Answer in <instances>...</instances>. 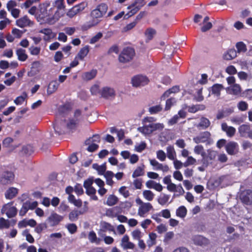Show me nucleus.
Here are the masks:
<instances>
[{
  "label": "nucleus",
  "mask_w": 252,
  "mask_h": 252,
  "mask_svg": "<svg viewBox=\"0 0 252 252\" xmlns=\"http://www.w3.org/2000/svg\"><path fill=\"white\" fill-rule=\"evenodd\" d=\"M27 96V94L26 93H23L22 95L17 97L14 100V103L16 105L22 104L24 102Z\"/></svg>",
  "instance_id": "obj_56"
},
{
  "label": "nucleus",
  "mask_w": 252,
  "mask_h": 252,
  "mask_svg": "<svg viewBox=\"0 0 252 252\" xmlns=\"http://www.w3.org/2000/svg\"><path fill=\"white\" fill-rule=\"evenodd\" d=\"M1 212L3 214H5L9 218H11L16 215L17 210L16 207L13 206V203L11 202L3 206Z\"/></svg>",
  "instance_id": "obj_11"
},
{
  "label": "nucleus",
  "mask_w": 252,
  "mask_h": 252,
  "mask_svg": "<svg viewBox=\"0 0 252 252\" xmlns=\"http://www.w3.org/2000/svg\"><path fill=\"white\" fill-rule=\"evenodd\" d=\"M169 198V195L162 194L159 196L158 202L160 205H164L168 202Z\"/></svg>",
  "instance_id": "obj_46"
},
{
  "label": "nucleus",
  "mask_w": 252,
  "mask_h": 252,
  "mask_svg": "<svg viewBox=\"0 0 252 252\" xmlns=\"http://www.w3.org/2000/svg\"><path fill=\"white\" fill-rule=\"evenodd\" d=\"M156 34V31L155 29L152 28L147 29L145 32V35L146 38V42H149L152 40Z\"/></svg>",
  "instance_id": "obj_39"
},
{
  "label": "nucleus",
  "mask_w": 252,
  "mask_h": 252,
  "mask_svg": "<svg viewBox=\"0 0 252 252\" xmlns=\"http://www.w3.org/2000/svg\"><path fill=\"white\" fill-rule=\"evenodd\" d=\"M99 142V137L98 135H94L92 138L88 139L85 142L86 145H89L87 150L91 152L96 150L98 148L97 143Z\"/></svg>",
  "instance_id": "obj_13"
},
{
  "label": "nucleus",
  "mask_w": 252,
  "mask_h": 252,
  "mask_svg": "<svg viewBox=\"0 0 252 252\" xmlns=\"http://www.w3.org/2000/svg\"><path fill=\"white\" fill-rule=\"evenodd\" d=\"M9 221L3 218L0 219V229L7 228L9 227Z\"/></svg>",
  "instance_id": "obj_60"
},
{
  "label": "nucleus",
  "mask_w": 252,
  "mask_h": 252,
  "mask_svg": "<svg viewBox=\"0 0 252 252\" xmlns=\"http://www.w3.org/2000/svg\"><path fill=\"white\" fill-rule=\"evenodd\" d=\"M119 201V198L115 195L111 194L108 197L106 204L109 206H112L116 205Z\"/></svg>",
  "instance_id": "obj_40"
},
{
  "label": "nucleus",
  "mask_w": 252,
  "mask_h": 252,
  "mask_svg": "<svg viewBox=\"0 0 252 252\" xmlns=\"http://www.w3.org/2000/svg\"><path fill=\"white\" fill-rule=\"evenodd\" d=\"M135 56V51L132 48H124L119 55V60L122 63H126L131 61Z\"/></svg>",
  "instance_id": "obj_6"
},
{
  "label": "nucleus",
  "mask_w": 252,
  "mask_h": 252,
  "mask_svg": "<svg viewBox=\"0 0 252 252\" xmlns=\"http://www.w3.org/2000/svg\"><path fill=\"white\" fill-rule=\"evenodd\" d=\"M194 244L201 247H205L209 244L208 239L201 235L194 236L192 238Z\"/></svg>",
  "instance_id": "obj_17"
},
{
  "label": "nucleus",
  "mask_w": 252,
  "mask_h": 252,
  "mask_svg": "<svg viewBox=\"0 0 252 252\" xmlns=\"http://www.w3.org/2000/svg\"><path fill=\"white\" fill-rule=\"evenodd\" d=\"M239 131L241 136L244 137H251L252 133L251 127L247 125H241L239 128Z\"/></svg>",
  "instance_id": "obj_25"
},
{
  "label": "nucleus",
  "mask_w": 252,
  "mask_h": 252,
  "mask_svg": "<svg viewBox=\"0 0 252 252\" xmlns=\"http://www.w3.org/2000/svg\"><path fill=\"white\" fill-rule=\"evenodd\" d=\"M142 195L144 198L148 201H152L155 196V194L150 190H144Z\"/></svg>",
  "instance_id": "obj_42"
},
{
  "label": "nucleus",
  "mask_w": 252,
  "mask_h": 252,
  "mask_svg": "<svg viewBox=\"0 0 252 252\" xmlns=\"http://www.w3.org/2000/svg\"><path fill=\"white\" fill-rule=\"evenodd\" d=\"M14 174L12 172L4 171L1 176L0 182L3 185L11 184L14 181Z\"/></svg>",
  "instance_id": "obj_12"
},
{
  "label": "nucleus",
  "mask_w": 252,
  "mask_h": 252,
  "mask_svg": "<svg viewBox=\"0 0 252 252\" xmlns=\"http://www.w3.org/2000/svg\"><path fill=\"white\" fill-rule=\"evenodd\" d=\"M226 92L230 94L238 95L241 92L240 86L237 84L230 85L226 89Z\"/></svg>",
  "instance_id": "obj_24"
},
{
  "label": "nucleus",
  "mask_w": 252,
  "mask_h": 252,
  "mask_svg": "<svg viewBox=\"0 0 252 252\" xmlns=\"http://www.w3.org/2000/svg\"><path fill=\"white\" fill-rule=\"evenodd\" d=\"M149 161L154 170H160L163 172H167L169 171V167L167 165L160 163L155 159H151Z\"/></svg>",
  "instance_id": "obj_15"
},
{
  "label": "nucleus",
  "mask_w": 252,
  "mask_h": 252,
  "mask_svg": "<svg viewBox=\"0 0 252 252\" xmlns=\"http://www.w3.org/2000/svg\"><path fill=\"white\" fill-rule=\"evenodd\" d=\"M121 246L124 250L133 249L135 247V245L129 241V237L127 235H124L122 238Z\"/></svg>",
  "instance_id": "obj_19"
},
{
  "label": "nucleus",
  "mask_w": 252,
  "mask_h": 252,
  "mask_svg": "<svg viewBox=\"0 0 252 252\" xmlns=\"http://www.w3.org/2000/svg\"><path fill=\"white\" fill-rule=\"evenodd\" d=\"M12 34L14 36L15 38H20L22 34H23V32L17 29V28H14L12 30Z\"/></svg>",
  "instance_id": "obj_63"
},
{
  "label": "nucleus",
  "mask_w": 252,
  "mask_h": 252,
  "mask_svg": "<svg viewBox=\"0 0 252 252\" xmlns=\"http://www.w3.org/2000/svg\"><path fill=\"white\" fill-rule=\"evenodd\" d=\"M146 186L148 189H153L156 190L160 192L163 189L162 186L158 183L153 180H148L146 182Z\"/></svg>",
  "instance_id": "obj_22"
},
{
  "label": "nucleus",
  "mask_w": 252,
  "mask_h": 252,
  "mask_svg": "<svg viewBox=\"0 0 252 252\" xmlns=\"http://www.w3.org/2000/svg\"><path fill=\"white\" fill-rule=\"evenodd\" d=\"M87 5L86 2H81L69 9L66 14L69 18H72L84 10Z\"/></svg>",
  "instance_id": "obj_8"
},
{
  "label": "nucleus",
  "mask_w": 252,
  "mask_h": 252,
  "mask_svg": "<svg viewBox=\"0 0 252 252\" xmlns=\"http://www.w3.org/2000/svg\"><path fill=\"white\" fill-rule=\"evenodd\" d=\"M211 125V122L210 120L204 117L200 119L199 122L195 125L196 127L199 129H206L208 128Z\"/></svg>",
  "instance_id": "obj_21"
},
{
  "label": "nucleus",
  "mask_w": 252,
  "mask_h": 252,
  "mask_svg": "<svg viewBox=\"0 0 252 252\" xmlns=\"http://www.w3.org/2000/svg\"><path fill=\"white\" fill-rule=\"evenodd\" d=\"M83 214V212L77 210L71 212L69 214V219L71 221L77 220L79 215Z\"/></svg>",
  "instance_id": "obj_49"
},
{
  "label": "nucleus",
  "mask_w": 252,
  "mask_h": 252,
  "mask_svg": "<svg viewBox=\"0 0 252 252\" xmlns=\"http://www.w3.org/2000/svg\"><path fill=\"white\" fill-rule=\"evenodd\" d=\"M143 167L144 166L137 167L132 173V177L133 178H136L139 176H142L144 174Z\"/></svg>",
  "instance_id": "obj_47"
},
{
  "label": "nucleus",
  "mask_w": 252,
  "mask_h": 252,
  "mask_svg": "<svg viewBox=\"0 0 252 252\" xmlns=\"http://www.w3.org/2000/svg\"><path fill=\"white\" fill-rule=\"evenodd\" d=\"M16 54L18 59L20 61L24 62L28 59V56L26 54V51L25 49L18 48L16 50Z\"/></svg>",
  "instance_id": "obj_34"
},
{
  "label": "nucleus",
  "mask_w": 252,
  "mask_h": 252,
  "mask_svg": "<svg viewBox=\"0 0 252 252\" xmlns=\"http://www.w3.org/2000/svg\"><path fill=\"white\" fill-rule=\"evenodd\" d=\"M40 63L38 61H35L32 63L31 71L29 72V75L32 76L40 72Z\"/></svg>",
  "instance_id": "obj_29"
},
{
  "label": "nucleus",
  "mask_w": 252,
  "mask_h": 252,
  "mask_svg": "<svg viewBox=\"0 0 252 252\" xmlns=\"http://www.w3.org/2000/svg\"><path fill=\"white\" fill-rule=\"evenodd\" d=\"M33 24V22L27 16H24L16 21V25L21 28L26 27H31L32 26Z\"/></svg>",
  "instance_id": "obj_16"
},
{
  "label": "nucleus",
  "mask_w": 252,
  "mask_h": 252,
  "mask_svg": "<svg viewBox=\"0 0 252 252\" xmlns=\"http://www.w3.org/2000/svg\"><path fill=\"white\" fill-rule=\"evenodd\" d=\"M93 167L97 170L98 174L100 175H104L106 172V166L104 164L98 165L97 164H94Z\"/></svg>",
  "instance_id": "obj_52"
},
{
  "label": "nucleus",
  "mask_w": 252,
  "mask_h": 252,
  "mask_svg": "<svg viewBox=\"0 0 252 252\" xmlns=\"http://www.w3.org/2000/svg\"><path fill=\"white\" fill-rule=\"evenodd\" d=\"M135 202L138 205L137 215L140 217H146L149 212L153 209L152 204L143 202L139 197L136 198Z\"/></svg>",
  "instance_id": "obj_4"
},
{
  "label": "nucleus",
  "mask_w": 252,
  "mask_h": 252,
  "mask_svg": "<svg viewBox=\"0 0 252 252\" xmlns=\"http://www.w3.org/2000/svg\"><path fill=\"white\" fill-rule=\"evenodd\" d=\"M89 52V46L87 45L81 48L77 54L76 57L80 60H83L84 58L87 56Z\"/></svg>",
  "instance_id": "obj_36"
},
{
  "label": "nucleus",
  "mask_w": 252,
  "mask_h": 252,
  "mask_svg": "<svg viewBox=\"0 0 252 252\" xmlns=\"http://www.w3.org/2000/svg\"><path fill=\"white\" fill-rule=\"evenodd\" d=\"M25 204L27 206L29 210H33L38 206V202L36 201H26Z\"/></svg>",
  "instance_id": "obj_57"
},
{
  "label": "nucleus",
  "mask_w": 252,
  "mask_h": 252,
  "mask_svg": "<svg viewBox=\"0 0 252 252\" xmlns=\"http://www.w3.org/2000/svg\"><path fill=\"white\" fill-rule=\"evenodd\" d=\"M236 47L238 53L245 52L247 50L246 45L242 42H238L236 45Z\"/></svg>",
  "instance_id": "obj_55"
},
{
  "label": "nucleus",
  "mask_w": 252,
  "mask_h": 252,
  "mask_svg": "<svg viewBox=\"0 0 252 252\" xmlns=\"http://www.w3.org/2000/svg\"><path fill=\"white\" fill-rule=\"evenodd\" d=\"M197 162V160L192 156L188 157L186 161L184 163V166L187 167L189 165L195 164Z\"/></svg>",
  "instance_id": "obj_48"
},
{
  "label": "nucleus",
  "mask_w": 252,
  "mask_h": 252,
  "mask_svg": "<svg viewBox=\"0 0 252 252\" xmlns=\"http://www.w3.org/2000/svg\"><path fill=\"white\" fill-rule=\"evenodd\" d=\"M50 4L49 3H43L39 6V17L41 19L47 18L51 16L52 13V8H49Z\"/></svg>",
  "instance_id": "obj_10"
},
{
  "label": "nucleus",
  "mask_w": 252,
  "mask_h": 252,
  "mask_svg": "<svg viewBox=\"0 0 252 252\" xmlns=\"http://www.w3.org/2000/svg\"><path fill=\"white\" fill-rule=\"evenodd\" d=\"M63 217L52 212L46 219L47 223L52 227L58 225L63 220Z\"/></svg>",
  "instance_id": "obj_9"
},
{
  "label": "nucleus",
  "mask_w": 252,
  "mask_h": 252,
  "mask_svg": "<svg viewBox=\"0 0 252 252\" xmlns=\"http://www.w3.org/2000/svg\"><path fill=\"white\" fill-rule=\"evenodd\" d=\"M119 192L126 198L129 197L130 195L129 192L126 186L121 187L119 189Z\"/></svg>",
  "instance_id": "obj_53"
},
{
  "label": "nucleus",
  "mask_w": 252,
  "mask_h": 252,
  "mask_svg": "<svg viewBox=\"0 0 252 252\" xmlns=\"http://www.w3.org/2000/svg\"><path fill=\"white\" fill-rule=\"evenodd\" d=\"M39 32L45 34L43 39L45 41H48L51 38L55 37L56 34L53 33L51 29H44L39 31Z\"/></svg>",
  "instance_id": "obj_32"
},
{
  "label": "nucleus",
  "mask_w": 252,
  "mask_h": 252,
  "mask_svg": "<svg viewBox=\"0 0 252 252\" xmlns=\"http://www.w3.org/2000/svg\"><path fill=\"white\" fill-rule=\"evenodd\" d=\"M108 10V6L105 3L98 5L93 9L90 14L91 20L89 22L88 28L97 25L101 21V19L106 14Z\"/></svg>",
  "instance_id": "obj_2"
},
{
  "label": "nucleus",
  "mask_w": 252,
  "mask_h": 252,
  "mask_svg": "<svg viewBox=\"0 0 252 252\" xmlns=\"http://www.w3.org/2000/svg\"><path fill=\"white\" fill-rule=\"evenodd\" d=\"M224 88L222 85L220 84H215L211 88L212 94L217 97H219L220 95V92L223 90Z\"/></svg>",
  "instance_id": "obj_30"
},
{
  "label": "nucleus",
  "mask_w": 252,
  "mask_h": 252,
  "mask_svg": "<svg viewBox=\"0 0 252 252\" xmlns=\"http://www.w3.org/2000/svg\"><path fill=\"white\" fill-rule=\"evenodd\" d=\"M246 117L245 116H243V115L236 116L232 117L230 119V121L233 124H235L236 125H240L241 123H242L243 122H244V121L246 119Z\"/></svg>",
  "instance_id": "obj_45"
},
{
  "label": "nucleus",
  "mask_w": 252,
  "mask_h": 252,
  "mask_svg": "<svg viewBox=\"0 0 252 252\" xmlns=\"http://www.w3.org/2000/svg\"><path fill=\"white\" fill-rule=\"evenodd\" d=\"M224 176H221L213 181L212 185L215 188L219 187L224 179Z\"/></svg>",
  "instance_id": "obj_59"
},
{
  "label": "nucleus",
  "mask_w": 252,
  "mask_h": 252,
  "mask_svg": "<svg viewBox=\"0 0 252 252\" xmlns=\"http://www.w3.org/2000/svg\"><path fill=\"white\" fill-rule=\"evenodd\" d=\"M167 157L170 160L175 159L176 158V153L172 146H169L166 148Z\"/></svg>",
  "instance_id": "obj_38"
},
{
  "label": "nucleus",
  "mask_w": 252,
  "mask_h": 252,
  "mask_svg": "<svg viewBox=\"0 0 252 252\" xmlns=\"http://www.w3.org/2000/svg\"><path fill=\"white\" fill-rule=\"evenodd\" d=\"M101 89H100V86L98 83H95L92 85L90 88V92L93 95L100 94L101 95Z\"/></svg>",
  "instance_id": "obj_43"
},
{
  "label": "nucleus",
  "mask_w": 252,
  "mask_h": 252,
  "mask_svg": "<svg viewBox=\"0 0 252 252\" xmlns=\"http://www.w3.org/2000/svg\"><path fill=\"white\" fill-rule=\"evenodd\" d=\"M225 150L229 155H235L238 151V145L234 142H230L225 146Z\"/></svg>",
  "instance_id": "obj_20"
},
{
  "label": "nucleus",
  "mask_w": 252,
  "mask_h": 252,
  "mask_svg": "<svg viewBox=\"0 0 252 252\" xmlns=\"http://www.w3.org/2000/svg\"><path fill=\"white\" fill-rule=\"evenodd\" d=\"M237 57V52L234 49H231L225 52L223 58L226 60H231Z\"/></svg>",
  "instance_id": "obj_35"
},
{
  "label": "nucleus",
  "mask_w": 252,
  "mask_h": 252,
  "mask_svg": "<svg viewBox=\"0 0 252 252\" xmlns=\"http://www.w3.org/2000/svg\"><path fill=\"white\" fill-rule=\"evenodd\" d=\"M143 235V233L138 229H136L131 232V236L134 240L137 241L142 238Z\"/></svg>",
  "instance_id": "obj_44"
},
{
  "label": "nucleus",
  "mask_w": 252,
  "mask_h": 252,
  "mask_svg": "<svg viewBox=\"0 0 252 252\" xmlns=\"http://www.w3.org/2000/svg\"><path fill=\"white\" fill-rule=\"evenodd\" d=\"M221 129L223 131L225 132L227 135L229 137L233 136L236 132V129L234 127L228 126L225 123L221 124Z\"/></svg>",
  "instance_id": "obj_28"
},
{
  "label": "nucleus",
  "mask_w": 252,
  "mask_h": 252,
  "mask_svg": "<svg viewBox=\"0 0 252 252\" xmlns=\"http://www.w3.org/2000/svg\"><path fill=\"white\" fill-rule=\"evenodd\" d=\"M148 82V79L146 76L143 75L135 76L131 79L132 84L134 87L144 86L147 84Z\"/></svg>",
  "instance_id": "obj_14"
},
{
  "label": "nucleus",
  "mask_w": 252,
  "mask_h": 252,
  "mask_svg": "<svg viewBox=\"0 0 252 252\" xmlns=\"http://www.w3.org/2000/svg\"><path fill=\"white\" fill-rule=\"evenodd\" d=\"M106 183L107 185L112 186L114 184V181L112 179L114 176V174L111 171H106L104 175Z\"/></svg>",
  "instance_id": "obj_41"
},
{
  "label": "nucleus",
  "mask_w": 252,
  "mask_h": 252,
  "mask_svg": "<svg viewBox=\"0 0 252 252\" xmlns=\"http://www.w3.org/2000/svg\"><path fill=\"white\" fill-rule=\"evenodd\" d=\"M225 71L230 75H234L237 73V70L233 65H229L227 66L225 69Z\"/></svg>",
  "instance_id": "obj_64"
},
{
  "label": "nucleus",
  "mask_w": 252,
  "mask_h": 252,
  "mask_svg": "<svg viewBox=\"0 0 252 252\" xmlns=\"http://www.w3.org/2000/svg\"><path fill=\"white\" fill-rule=\"evenodd\" d=\"M194 153L197 155H201L202 158L201 160L202 165L197 167L200 172H204L209 165L212 163L217 156V152L212 149H208L205 151L204 147L201 145H197L193 149Z\"/></svg>",
  "instance_id": "obj_1"
},
{
  "label": "nucleus",
  "mask_w": 252,
  "mask_h": 252,
  "mask_svg": "<svg viewBox=\"0 0 252 252\" xmlns=\"http://www.w3.org/2000/svg\"><path fill=\"white\" fill-rule=\"evenodd\" d=\"M18 192V189L14 187H10L5 192V197L8 199H12L17 196Z\"/></svg>",
  "instance_id": "obj_23"
},
{
  "label": "nucleus",
  "mask_w": 252,
  "mask_h": 252,
  "mask_svg": "<svg viewBox=\"0 0 252 252\" xmlns=\"http://www.w3.org/2000/svg\"><path fill=\"white\" fill-rule=\"evenodd\" d=\"M127 9L129 11L125 15V18L127 19L129 17H131L136 14L140 9L139 7H138L137 5H135L133 3L130 4L127 6Z\"/></svg>",
  "instance_id": "obj_27"
},
{
  "label": "nucleus",
  "mask_w": 252,
  "mask_h": 252,
  "mask_svg": "<svg viewBox=\"0 0 252 252\" xmlns=\"http://www.w3.org/2000/svg\"><path fill=\"white\" fill-rule=\"evenodd\" d=\"M40 50H41L40 48L38 47L31 46L29 48V51H30V54L32 55H33V56L38 55L40 52Z\"/></svg>",
  "instance_id": "obj_58"
},
{
  "label": "nucleus",
  "mask_w": 252,
  "mask_h": 252,
  "mask_svg": "<svg viewBox=\"0 0 252 252\" xmlns=\"http://www.w3.org/2000/svg\"><path fill=\"white\" fill-rule=\"evenodd\" d=\"M158 236L154 232H150L148 235V239L147 241V244L149 248H151L157 243V239Z\"/></svg>",
  "instance_id": "obj_31"
},
{
  "label": "nucleus",
  "mask_w": 252,
  "mask_h": 252,
  "mask_svg": "<svg viewBox=\"0 0 252 252\" xmlns=\"http://www.w3.org/2000/svg\"><path fill=\"white\" fill-rule=\"evenodd\" d=\"M97 74L96 69H92L89 71L84 72L82 76V79L85 81H88L94 79Z\"/></svg>",
  "instance_id": "obj_26"
},
{
  "label": "nucleus",
  "mask_w": 252,
  "mask_h": 252,
  "mask_svg": "<svg viewBox=\"0 0 252 252\" xmlns=\"http://www.w3.org/2000/svg\"><path fill=\"white\" fill-rule=\"evenodd\" d=\"M55 6L58 10L63 9L65 8L63 0H56L55 2Z\"/></svg>",
  "instance_id": "obj_62"
},
{
  "label": "nucleus",
  "mask_w": 252,
  "mask_h": 252,
  "mask_svg": "<svg viewBox=\"0 0 252 252\" xmlns=\"http://www.w3.org/2000/svg\"><path fill=\"white\" fill-rule=\"evenodd\" d=\"M115 95V92L113 88L105 87L101 89V96L105 98L114 97Z\"/></svg>",
  "instance_id": "obj_18"
},
{
  "label": "nucleus",
  "mask_w": 252,
  "mask_h": 252,
  "mask_svg": "<svg viewBox=\"0 0 252 252\" xmlns=\"http://www.w3.org/2000/svg\"><path fill=\"white\" fill-rule=\"evenodd\" d=\"M146 148V143L145 142H141L139 143H136L135 145L134 150L137 152H141Z\"/></svg>",
  "instance_id": "obj_50"
},
{
  "label": "nucleus",
  "mask_w": 252,
  "mask_h": 252,
  "mask_svg": "<svg viewBox=\"0 0 252 252\" xmlns=\"http://www.w3.org/2000/svg\"><path fill=\"white\" fill-rule=\"evenodd\" d=\"M211 133L209 131H203L193 138V141L196 144L200 143H207V144H211L212 141L211 139Z\"/></svg>",
  "instance_id": "obj_7"
},
{
  "label": "nucleus",
  "mask_w": 252,
  "mask_h": 252,
  "mask_svg": "<svg viewBox=\"0 0 252 252\" xmlns=\"http://www.w3.org/2000/svg\"><path fill=\"white\" fill-rule=\"evenodd\" d=\"M204 109V106L203 105L192 106L189 108L188 111L190 113H195L198 110Z\"/></svg>",
  "instance_id": "obj_61"
},
{
  "label": "nucleus",
  "mask_w": 252,
  "mask_h": 252,
  "mask_svg": "<svg viewBox=\"0 0 252 252\" xmlns=\"http://www.w3.org/2000/svg\"><path fill=\"white\" fill-rule=\"evenodd\" d=\"M162 110V107L160 105L153 106L149 108V112L151 114H155L160 112Z\"/></svg>",
  "instance_id": "obj_54"
},
{
  "label": "nucleus",
  "mask_w": 252,
  "mask_h": 252,
  "mask_svg": "<svg viewBox=\"0 0 252 252\" xmlns=\"http://www.w3.org/2000/svg\"><path fill=\"white\" fill-rule=\"evenodd\" d=\"M81 111L77 110L75 111L74 117L75 120H70L69 122L66 123L65 122L61 123L60 122L56 121L54 126V128L55 131L59 134H62L64 131L65 127L69 129H72L75 127L78 121L81 118Z\"/></svg>",
  "instance_id": "obj_3"
},
{
  "label": "nucleus",
  "mask_w": 252,
  "mask_h": 252,
  "mask_svg": "<svg viewBox=\"0 0 252 252\" xmlns=\"http://www.w3.org/2000/svg\"><path fill=\"white\" fill-rule=\"evenodd\" d=\"M59 83L56 80L51 81L47 88V94H51L55 92L58 89Z\"/></svg>",
  "instance_id": "obj_33"
},
{
  "label": "nucleus",
  "mask_w": 252,
  "mask_h": 252,
  "mask_svg": "<svg viewBox=\"0 0 252 252\" xmlns=\"http://www.w3.org/2000/svg\"><path fill=\"white\" fill-rule=\"evenodd\" d=\"M157 158L160 161H164L166 158V155L165 153L161 150H159L156 152Z\"/></svg>",
  "instance_id": "obj_51"
},
{
  "label": "nucleus",
  "mask_w": 252,
  "mask_h": 252,
  "mask_svg": "<svg viewBox=\"0 0 252 252\" xmlns=\"http://www.w3.org/2000/svg\"><path fill=\"white\" fill-rule=\"evenodd\" d=\"M187 214V209L184 206H181L176 209V215L181 219H184Z\"/></svg>",
  "instance_id": "obj_37"
},
{
  "label": "nucleus",
  "mask_w": 252,
  "mask_h": 252,
  "mask_svg": "<svg viewBox=\"0 0 252 252\" xmlns=\"http://www.w3.org/2000/svg\"><path fill=\"white\" fill-rule=\"evenodd\" d=\"M164 128V125L162 123H152L145 125L143 126L138 128V131L145 135L151 134L156 130H161Z\"/></svg>",
  "instance_id": "obj_5"
}]
</instances>
